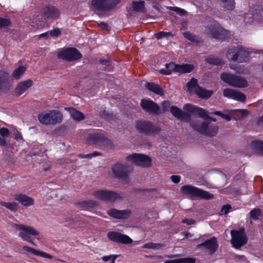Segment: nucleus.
Instances as JSON below:
<instances>
[{
  "label": "nucleus",
  "instance_id": "obj_24",
  "mask_svg": "<svg viewBox=\"0 0 263 263\" xmlns=\"http://www.w3.org/2000/svg\"><path fill=\"white\" fill-rule=\"evenodd\" d=\"M43 14L45 19H57L60 15V12L54 7L48 6L44 8Z\"/></svg>",
  "mask_w": 263,
  "mask_h": 263
},
{
  "label": "nucleus",
  "instance_id": "obj_48",
  "mask_svg": "<svg viewBox=\"0 0 263 263\" xmlns=\"http://www.w3.org/2000/svg\"><path fill=\"white\" fill-rule=\"evenodd\" d=\"M169 9L177 12V13H178L179 14H180L181 15H184L185 12V11L184 10H183L180 8L176 7H171L169 8Z\"/></svg>",
  "mask_w": 263,
  "mask_h": 263
},
{
  "label": "nucleus",
  "instance_id": "obj_3",
  "mask_svg": "<svg viewBox=\"0 0 263 263\" xmlns=\"http://www.w3.org/2000/svg\"><path fill=\"white\" fill-rule=\"evenodd\" d=\"M135 127L139 133L147 136L157 135L161 130L159 125L146 120L137 121Z\"/></svg>",
  "mask_w": 263,
  "mask_h": 263
},
{
  "label": "nucleus",
  "instance_id": "obj_37",
  "mask_svg": "<svg viewBox=\"0 0 263 263\" xmlns=\"http://www.w3.org/2000/svg\"><path fill=\"white\" fill-rule=\"evenodd\" d=\"M220 4L227 10H232L234 8V0H220Z\"/></svg>",
  "mask_w": 263,
  "mask_h": 263
},
{
  "label": "nucleus",
  "instance_id": "obj_17",
  "mask_svg": "<svg viewBox=\"0 0 263 263\" xmlns=\"http://www.w3.org/2000/svg\"><path fill=\"white\" fill-rule=\"evenodd\" d=\"M197 247L208 254H212L218 248L217 239L216 237H213L204 242L198 245Z\"/></svg>",
  "mask_w": 263,
  "mask_h": 263
},
{
  "label": "nucleus",
  "instance_id": "obj_41",
  "mask_svg": "<svg viewBox=\"0 0 263 263\" xmlns=\"http://www.w3.org/2000/svg\"><path fill=\"white\" fill-rule=\"evenodd\" d=\"M206 61L209 64L216 65H220L222 64V61L220 59L214 57H209L206 59Z\"/></svg>",
  "mask_w": 263,
  "mask_h": 263
},
{
  "label": "nucleus",
  "instance_id": "obj_50",
  "mask_svg": "<svg viewBox=\"0 0 263 263\" xmlns=\"http://www.w3.org/2000/svg\"><path fill=\"white\" fill-rule=\"evenodd\" d=\"M49 34L52 36H58L61 33V30L59 28H55L49 32Z\"/></svg>",
  "mask_w": 263,
  "mask_h": 263
},
{
  "label": "nucleus",
  "instance_id": "obj_44",
  "mask_svg": "<svg viewBox=\"0 0 263 263\" xmlns=\"http://www.w3.org/2000/svg\"><path fill=\"white\" fill-rule=\"evenodd\" d=\"M173 35L171 32L160 31L156 34V37L157 39H160L164 37H168L173 36Z\"/></svg>",
  "mask_w": 263,
  "mask_h": 263
},
{
  "label": "nucleus",
  "instance_id": "obj_59",
  "mask_svg": "<svg viewBox=\"0 0 263 263\" xmlns=\"http://www.w3.org/2000/svg\"><path fill=\"white\" fill-rule=\"evenodd\" d=\"M15 138L16 140L22 139V136L20 133H17V134L15 135Z\"/></svg>",
  "mask_w": 263,
  "mask_h": 263
},
{
  "label": "nucleus",
  "instance_id": "obj_8",
  "mask_svg": "<svg viewBox=\"0 0 263 263\" xmlns=\"http://www.w3.org/2000/svg\"><path fill=\"white\" fill-rule=\"evenodd\" d=\"M133 168L129 165L118 162L111 166V171L115 177L126 181Z\"/></svg>",
  "mask_w": 263,
  "mask_h": 263
},
{
  "label": "nucleus",
  "instance_id": "obj_21",
  "mask_svg": "<svg viewBox=\"0 0 263 263\" xmlns=\"http://www.w3.org/2000/svg\"><path fill=\"white\" fill-rule=\"evenodd\" d=\"M107 213L114 218L120 219L129 217L131 211L129 210H118L115 209H111L107 211Z\"/></svg>",
  "mask_w": 263,
  "mask_h": 263
},
{
  "label": "nucleus",
  "instance_id": "obj_15",
  "mask_svg": "<svg viewBox=\"0 0 263 263\" xmlns=\"http://www.w3.org/2000/svg\"><path fill=\"white\" fill-rule=\"evenodd\" d=\"M88 139L91 144L106 147L111 145V142L102 134L93 133L88 136Z\"/></svg>",
  "mask_w": 263,
  "mask_h": 263
},
{
  "label": "nucleus",
  "instance_id": "obj_14",
  "mask_svg": "<svg viewBox=\"0 0 263 263\" xmlns=\"http://www.w3.org/2000/svg\"><path fill=\"white\" fill-rule=\"evenodd\" d=\"M58 58L67 61L78 60L82 57L81 54L76 48H69L64 49L58 54Z\"/></svg>",
  "mask_w": 263,
  "mask_h": 263
},
{
  "label": "nucleus",
  "instance_id": "obj_27",
  "mask_svg": "<svg viewBox=\"0 0 263 263\" xmlns=\"http://www.w3.org/2000/svg\"><path fill=\"white\" fill-rule=\"evenodd\" d=\"M65 109L67 110L70 116L74 120L80 121L84 120L85 117L83 113L72 107H65Z\"/></svg>",
  "mask_w": 263,
  "mask_h": 263
},
{
  "label": "nucleus",
  "instance_id": "obj_12",
  "mask_svg": "<svg viewBox=\"0 0 263 263\" xmlns=\"http://www.w3.org/2000/svg\"><path fill=\"white\" fill-rule=\"evenodd\" d=\"M93 194L97 198L108 202H115L122 197L118 193L106 190H98L95 191Z\"/></svg>",
  "mask_w": 263,
  "mask_h": 263
},
{
  "label": "nucleus",
  "instance_id": "obj_32",
  "mask_svg": "<svg viewBox=\"0 0 263 263\" xmlns=\"http://www.w3.org/2000/svg\"><path fill=\"white\" fill-rule=\"evenodd\" d=\"M252 148L258 154L263 155V141L255 140L251 143Z\"/></svg>",
  "mask_w": 263,
  "mask_h": 263
},
{
  "label": "nucleus",
  "instance_id": "obj_10",
  "mask_svg": "<svg viewBox=\"0 0 263 263\" xmlns=\"http://www.w3.org/2000/svg\"><path fill=\"white\" fill-rule=\"evenodd\" d=\"M205 31L212 37L218 40L225 39L229 34L228 32L218 24L211 25Z\"/></svg>",
  "mask_w": 263,
  "mask_h": 263
},
{
  "label": "nucleus",
  "instance_id": "obj_51",
  "mask_svg": "<svg viewBox=\"0 0 263 263\" xmlns=\"http://www.w3.org/2000/svg\"><path fill=\"white\" fill-rule=\"evenodd\" d=\"M170 103L168 101H164L161 104V107L162 108V111L164 112L167 110L170 106Z\"/></svg>",
  "mask_w": 263,
  "mask_h": 263
},
{
  "label": "nucleus",
  "instance_id": "obj_7",
  "mask_svg": "<svg viewBox=\"0 0 263 263\" xmlns=\"http://www.w3.org/2000/svg\"><path fill=\"white\" fill-rule=\"evenodd\" d=\"M120 0H92L90 8L93 11H106L113 9Z\"/></svg>",
  "mask_w": 263,
  "mask_h": 263
},
{
  "label": "nucleus",
  "instance_id": "obj_30",
  "mask_svg": "<svg viewBox=\"0 0 263 263\" xmlns=\"http://www.w3.org/2000/svg\"><path fill=\"white\" fill-rule=\"evenodd\" d=\"M145 86L147 89L155 93L160 96L163 95V90L159 85L153 83H146Z\"/></svg>",
  "mask_w": 263,
  "mask_h": 263
},
{
  "label": "nucleus",
  "instance_id": "obj_53",
  "mask_svg": "<svg viewBox=\"0 0 263 263\" xmlns=\"http://www.w3.org/2000/svg\"><path fill=\"white\" fill-rule=\"evenodd\" d=\"M231 208V206L229 204L224 205L222 206L221 210V213L222 214H227L229 210Z\"/></svg>",
  "mask_w": 263,
  "mask_h": 263
},
{
  "label": "nucleus",
  "instance_id": "obj_22",
  "mask_svg": "<svg viewBox=\"0 0 263 263\" xmlns=\"http://www.w3.org/2000/svg\"><path fill=\"white\" fill-rule=\"evenodd\" d=\"M170 111L173 116L182 121L191 122V116L189 114L182 111L176 106H173L170 108Z\"/></svg>",
  "mask_w": 263,
  "mask_h": 263
},
{
  "label": "nucleus",
  "instance_id": "obj_28",
  "mask_svg": "<svg viewBox=\"0 0 263 263\" xmlns=\"http://www.w3.org/2000/svg\"><path fill=\"white\" fill-rule=\"evenodd\" d=\"M230 113L232 115V119L237 120L247 116L249 111L245 109H231Z\"/></svg>",
  "mask_w": 263,
  "mask_h": 263
},
{
  "label": "nucleus",
  "instance_id": "obj_61",
  "mask_svg": "<svg viewBox=\"0 0 263 263\" xmlns=\"http://www.w3.org/2000/svg\"><path fill=\"white\" fill-rule=\"evenodd\" d=\"M48 34H49V32H47L44 33H42L40 35V37H44L47 36L48 35Z\"/></svg>",
  "mask_w": 263,
  "mask_h": 263
},
{
  "label": "nucleus",
  "instance_id": "obj_45",
  "mask_svg": "<svg viewBox=\"0 0 263 263\" xmlns=\"http://www.w3.org/2000/svg\"><path fill=\"white\" fill-rule=\"evenodd\" d=\"M10 24L11 21L9 19L0 17V28L8 26Z\"/></svg>",
  "mask_w": 263,
  "mask_h": 263
},
{
  "label": "nucleus",
  "instance_id": "obj_6",
  "mask_svg": "<svg viewBox=\"0 0 263 263\" xmlns=\"http://www.w3.org/2000/svg\"><path fill=\"white\" fill-rule=\"evenodd\" d=\"M221 79L225 83L235 87L244 88L248 86L247 81L237 75L222 73L221 74Z\"/></svg>",
  "mask_w": 263,
  "mask_h": 263
},
{
  "label": "nucleus",
  "instance_id": "obj_35",
  "mask_svg": "<svg viewBox=\"0 0 263 263\" xmlns=\"http://www.w3.org/2000/svg\"><path fill=\"white\" fill-rule=\"evenodd\" d=\"M132 7L135 11L144 12L145 10L143 1H134L132 3Z\"/></svg>",
  "mask_w": 263,
  "mask_h": 263
},
{
  "label": "nucleus",
  "instance_id": "obj_5",
  "mask_svg": "<svg viewBox=\"0 0 263 263\" xmlns=\"http://www.w3.org/2000/svg\"><path fill=\"white\" fill-rule=\"evenodd\" d=\"M13 228L17 231H19L18 236L23 240L29 241L32 244H35L31 240L30 235L37 236L39 234V232L33 227L22 224H14Z\"/></svg>",
  "mask_w": 263,
  "mask_h": 263
},
{
  "label": "nucleus",
  "instance_id": "obj_54",
  "mask_svg": "<svg viewBox=\"0 0 263 263\" xmlns=\"http://www.w3.org/2000/svg\"><path fill=\"white\" fill-rule=\"evenodd\" d=\"M171 179L174 183H178L180 180V177L178 175H172L171 177Z\"/></svg>",
  "mask_w": 263,
  "mask_h": 263
},
{
  "label": "nucleus",
  "instance_id": "obj_26",
  "mask_svg": "<svg viewBox=\"0 0 263 263\" xmlns=\"http://www.w3.org/2000/svg\"><path fill=\"white\" fill-rule=\"evenodd\" d=\"M15 200L21 203L24 206H30L34 204L33 199L25 195L17 194L14 197Z\"/></svg>",
  "mask_w": 263,
  "mask_h": 263
},
{
  "label": "nucleus",
  "instance_id": "obj_57",
  "mask_svg": "<svg viewBox=\"0 0 263 263\" xmlns=\"http://www.w3.org/2000/svg\"><path fill=\"white\" fill-rule=\"evenodd\" d=\"M0 145L2 146H5L6 145V141L4 137H0Z\"/></svg>",
  "mask_w": 263,
  "mask_h": 263
},
{
  "label": "nucleus",
  "instance_id": "obj_42",
  "mask_svg": "<svg viewBox=\"0 0 263 263\" xmlns=\"http://www.w3.org/2000/svg\"><path fill=\"white\" fill-rule=\"evenodd\" d=\"M251 218L257 220L261 216V210L259 209H254L250 211Z\"/></svg>",
  "mask_w": 263,
  "mask_h": 263
},
{
  "label": "nucleus",
  "instance_id": "obj_38",
  "mask_svg": "<svg viewBox=\"0 0 263 263\" xmlns=\"http://www.w3.org/2000/svg\"><path fill=\"white\" fill-rule=\"evenodd\" d=\"M1 205L10 210L12 211H16L18 209V204L15 202H3L1 203Z\"/></svg>",
  "mask_w": 263,
  "mask_h": 263
},
{
  "label": "nucleus",
  "instance_id": "obj_46",
  "mask_svg": "<svg viewBox=\"0 0 263 263\" xmlns=\"http://www.w3.org/2000/svg\"><path fill=\"white\" fill-rule=\"evenodd\" d=\"M119 256V255H111L108 256H104L102 257V259L105 262L111 259V263H114V260H115L116 258Z\"/></svg>",
  "mask_w": 263,
  "mask_h": 263
},
{
  "label": "nucleus",
  "instance_id": "obj_20",
  "mask_svg": "<svg viewBox=\"0 0 263 263\" xmlns=\"http://www.w3.org/2000/svg\"><path fill=\"white\" fill-rule=\"evenodd\" d=\"M183 108L184 110L190 113L198 115L200 117L203 119L208 117V112L204 109L196 106L190 104H186L184 105Z\"/></svg>",
  "mask_w": 263,
  "mask_h": 263
},
{
  "label": "nucleus",
  "instance_id": "obj_13",
  "mask_svg": "<svg viewBox=\"0 0 263 263\" xmlns=\"http://www.w3.org/2000/svg\"><path fill=\"white\" fill-rule=\"evenodd\" d=\"M126 160L132 163L142 167H148L151 164L152 160L146 155L140 154H133L126 157Z\"/></svg>",
  "mask_w": 263,
  "mask_h": 263
},
{
  "label": "nucleus",
  "instance_id": "obj_25",
  "mask_svg": "<svg viewBox=\"0 0 263 263\" xmlns=\"http://www.w3.org/2000/svg\"><path fill=\"white\" fill-rule=\"evenodd\" d=\"M23 249V250L30 252L36 256H38L44 258H47L50 260L54 258V256L49 254H48L46 252L39 250H36L28 246H24Z\"/></svg>",
  "mask_w": 263,
  "mask_h": 263
},
{
  "label": "nucleus",
  "instance_id": "obj_60",
  "mask_svg": "<svg viewBox=\"0 0 263 263\" xmlns=\"http://www.w3.org/2000/svg\"><path fill=\"white\" fill-rule=\"evenodd\" d=\"M250 15H251V14H247L246 15V16H245V21H246V22H247V23H250V21H247V18H251Z\"/></svg>",
  "mask_w": 263,
  "mask_h": 263
},
{
  "label": "nucleus",
  "instance_id": "obj_43",
  "mask_svg": "<svg viewBox=\"0 0 263 263\" xmlns=\"http://www.w3.org/2000/svg\"><path fill=\"white\" fill-rule=\"evenodd\" d=\"M162 246L161 244L155 243L152 242L147 243L142 246L143 248L151 249H159Z\"/></svg>",
  "mask_w": 263,
  "mask_h": 263
},
{
  "label": "nucleus",
  "instance_id": "obj_58",
  "mask_svg": "<svg viewBox=\"0 0 263 263\" xmlns=\"http://www.w3.org/2000/svg\"><path fill=\"white\" fill-rule=\"evenodd\" d=\"M257 122L259 124H263V115L258 118Z\"/></svg>",
  "mask_w": 263,
  "mask_h": 263
},
{
  "label": "nucleus",
  "instance_id": "obj_11",
  "mask_svg": "<svg viewBox=\"0 0 263 263\" xmlns=\"http://www.w3.org/2000/svg\"><path fill=\"white\" fill-rule=\"evenodd\" d=\"M231 235L232 245L236 249L240 248L247 242V239L243 229L239 230H232Z\"/></svg>",
  "mask_w": 263,
  "mask_h": 263
},
{
  "label": "nucleus",
  "instance_id": "obj_39",
  "mask_svg": "<svg viewBox=\"0 0 263 263\" xmlns=\"http://www.w3.org/2000/svg\"><path fill=\"white\" fill-rule=\"evenodd\" d=\"M25 70L26 68L24 66H20L14 71L12 73L13 77L16 79H20Z\"/></svg>",
  "mask_w": 263,
  "mask_h": 263
},
{
  "label": "nucleus",
  "instance_id": "obj_63",
  "mask_svg": "<svg viewBox=\"0 0 263 263\" xmlns=\"http://www.w3.org/2000/svg\"><path fill=\"white\" fill-rule=\"evenodd\" d=\"M143 191H144V192H149V190H143Z\"/></svg>",
  "mask_w": 263,
  "mask_h": 263
},
{
  "label": "nucleus",
  "instance_id": "obj_52",
  "mask_svg": "<svg viewBox=\"0 0 263 263\" xmlns=\"http://www.w3.org/2000/svg\"><path fill=\"white\" fill-rule=\"evenodd\" d=\"M100 62L104 65H106L107 67H104V68L107 70H110L112 69L111 66L110 65V62L107 60H101Z\"/></svg>",
  "mask_w": 263,
  "mask_h": 263
},
{
  "label": "nucleus",
  "instance_id": "obj_18",
  "mask_svg": "<svg viewBox=\"0 0 263 263\" xmlns=\"http://www.w3.org/2000/svg\"><path fill=\"white\" fill-rule=\"evenodd\" d=\"M143 110L152 114H159L161 110L158 104L150 100L142 99L140 103Z\"/></svg>",
  "mask_w": 263,
  "mask_h": 263
},
{
  "label": "nucleus",
  "instance_id": "obj_55",
  "mask_svg": "<svg viewBox=\"0 0 263 263\" xmlns=\"http://www.w3.org/2000/svg\"><path fill=\"white\" fill-rule=\"evenodd\" d=\"M182 222L188 225L192 224L195 223V221L192 219H184L182 220Z\"/></svg>",
  "mask_w": 263,
  "mask_h": 263
},
{
  "label": "nucleus",
  "instance_id": "obj_47",
  "mask_svg": "<svg viewBox=\"0 0 263 263\" xmlns=\"http://www.w3.org/2000/svg\"><path fill=\"white\" fill-rule=\"evenodd\" d=\"M101 154L99 152H94L91 154H87V155H81L80 157L81 158H91L93 157H96V156H100L101 155Z\"/></svg>",
  "mask_w": 263,
  "mask_h": 263
},
{
  "label": "nucleus",
  "instance_id": "obj_16",
  "mask_svg": "<svg viewBox=\"0 0 263 263\" xmlns=\"http://www.w3.org/2000/svg\"><path fill=\"white\" fill-rule=\"evenodd\" d=\"M107 238L117 243L128 245L133 242V240L127 235L115 231H111L107 234Z\"/></svg>",
  "mask_w": 263,
  "mask_h": 263
},
{
  "label": "nucleus",
  "instance_id": "obj_2",
  "mask_svg": "<svg viewBox=\"0 0 263 263\" xmlns=\"http://www.w3.org/2000/svg\"><path fill=\"white\" fill-rule=\"evenodd\" d=\"M38 119L42 124L54 125L62 122L63 115L57 110L46 111L38 115Z\"/></svg>",
  "mask_w": 263,
  "mask_h": 263
},
{
  "label": "nucleus",
  "instance_id": "obj_31",
  "mask_svg": "<svg viewBox=\"0 0 263 263\" xmlns=\"http://www.w3.org/2000/svg\"><path fill=\"white\" fill-rule=\"evenodd\" d=\"M213 93V91L210 90L204 89L201 87L197 88L196 90V95L199 98L207 99L210 98Z\"/></svg>",
  "mask_w": 263,
  "mask_h": 263
},
{
  "label": "nucleus",
  "instance_id": "obj_49",
  "mask_svg": "<svg viewBox=\"0 0 263 263\" xmlns=\"http://www.w3.org/2000/svg\"><path fill=\"white\" fill-rule=\"evenodd\" d=\"M0 135L3 137H7L10 135V132L9 130L5 127H2L0 128Z\"/></svg>",
  "mask_w": 263,
  "mask_h": 263
},
{
  "label": "nucleus",
  "instance_id": "obj_40",
  "mask_svg": "<svg viewBox=\"0 0 263 263\" xmlns=\"http://www.w3.org/2000/svg\"><path fill=\"white\" fill-rule=\"evenodd\" d=\"M183 36L193 42L198 43L200 42V39L198 36H196L189 32H184Z\"/></svg>",
  "mask_w": 263,
  "mask_h": 263
},
{
  "label": "nucleus",
  "instance_id": "obj_1",
  "mask_svg": "<svg viewBox=\"0 0 263 263\" xmlns=\"http://www.w3.org/2000/svg\"><path fill=\"white\" fill-rule=\"evenodd\" d=\"M191 126L196 131L210 136H214L217 133L218 127L216 124H211L209 121L201 122L198 120L192 121Z\"/></svg>",
  "mask_w": 263,
  "mask_h": 263
},
{
  "label": "nucleus",
  "instance_id": "obj_56",
  "mask_svg": "<svg viewBox=\"0 0 263 263\" xmlns=\"http://www.w3.org/2000/svg\"><path fill=\"white\" fill-rule=\"evenodd\" d=\"M98 26L101 28H103L106 29V30H107L108 29V26L107 25V24L104 22H101V23H99L98 24Z\"/></svg>",
  "mask_w": 263,
  "mask_h": 263
},
{
  "label": "nucleus",
  "instance_id": "obj_64",
  "mask_svg": "<svg viewBox=\"0 0 263 263\" xmlns=\"http://www.w3.org/2000/svg\"><path fill=\"white\" fill-rule=\"evenodd\" d=\"M93 205H96V202H93Z\"/></svg>",
  "mask_w": 263,
  "mask_h": 263
},
{
  "label": "nucleus",
  "instance_id": "obj_19",
  "mask_svg": "<svg viewBox=\"0 0 263 263\" xmlns=\"http://www.w3.org/2000/svg\"><path fill=\"white\" fill-rule=\"evenodd\" d=\"M223 95L225 97L240 102H243L246 99V97L243 93L238 90L230 88L224 89Z\"/></svg>",
  "mask_w": 263,
  "mask_h": 263
},
{
  "label": "nucleus",
  "instance_id": "obj_23",
  "mask_svg": "<svg viewBox=\"0 0 263 263\" xmlns=\"http://www.w3.org/2000/svg\"><path fill=\"white\" fill-rule=\"evenodd\" d=\"M33 84L31 80H28L25 81L20 82L15 87L14 90V95L19 97L30 88Z\"/></svg>",
  "mask_w": 263,
  "mask_h": 263
},
{
  "label": "nucleus",
  "instance_id": "obj_33",
  "mask_svg": "<svg viewBox=\"0 0 263 263\" xmlns=\"http://www.w3.org/2000/svg\"><path fill=\"white\" fill-rule=\"evenodd\" d=\"M230 111L231 110L227 109L224 110L223 111H215L211 114L217 115L227 121H230L232 119V115L230 113Z\"/></svg>",
  "mask_w": 263,
  "mask_h": 263
},
{
  "label": "nucleus",
  "instance_id": "obj_29",
  "mask_svg": "<svg viewBox=\"0 0 263 263\" xmlns=\"http://www.w3.org/2000/svg\"><path fill=\"white\" fill-rule=\"evenodd\" d=\"M249 53L248 52L245 50L241 47H238V53L237 55V59L235 61H237L238 62H245L249 60Z\"/></svg>",
  "mask_w": 263,
  "mask_h": 263
},
{
  "label": "nucleus",
  "instance_id": "obj_62",
  "mask_svg": "<svg viewBox=\"0 0 263 263\" xmlns=\"http://www.w3.org/2000/svg\"><path fill=\"white\" fill-rule=\"evenodd\" d=\"M207 118V119H209V120H212V121H214V122H216V119H215V118H212V117H209V116H208V118Z\"/></svg>",
  "mask_w": 263,
  "mask_h": 263
},
{
  "label": "nucleus",
  "instance_id": "obj_9",
  "mask_svg": "<svg viewBox=\"0 0 263 263\" xmlns=\"http://www.w3.org/2000/svg\"><path fill=\"white\" fill-rule=\"evenodd\" d=\"M193 69V66L190 64H183L182 65H175L173 63L165 64V68L160 70V72L164 74H170L173 71L179 73H187Z\"/></svg>",
  "mask_w": 263,
  "mask_h": 263
},
{
  "label": "nucleus",
  "instance_id": "obj_4",
  "mask_svg": "<svg viewBox=\"0 0 263 263\" xmlns=\"http://www.w3.org/2000/svg\"><path fill=\"white\" fill-rule=\"evenodd\" d=\"M180 191L182 194L193 198L209 199L213 197V195L209 192L191 185H183L180 189Z\"/></svg>",
  "mask_w": 263,
  "mask_h": 263
},
{
  "label": "nucleus",
  "instance_id": "obj_34",
  "mask_svg": "<svg viewBox=\"0 0 263 263\" xmlns=\"http://www.w3.org/2000/svg\"><path fill=\"white\" fill-rule=\"evenodd\" d=\"M197 80L196 79L192 78L191 80L186 84V86L187 88V91L190 92H194L196 93V90L197 88L200 87L198 85Z\"/></svg>",
  "mask_w": 263,
  "mask_h": 263
},
{
  "label": "nucleus",
  "instance_id": "obj_36",
  "mask_svg": "<svg viewBox=\"0 0 263 263\" xmlns=\"http://www.w3.org/2000/svg\"><path fill=\"white\" fill-rule=\"evenodd\" d=\"M238 47V46L229 49L227 54V58L229 60L235 61V60L237 59Z\"/></svg>",
  "mask_w": 263,
  "mask_h": 263
}]
</instances>
